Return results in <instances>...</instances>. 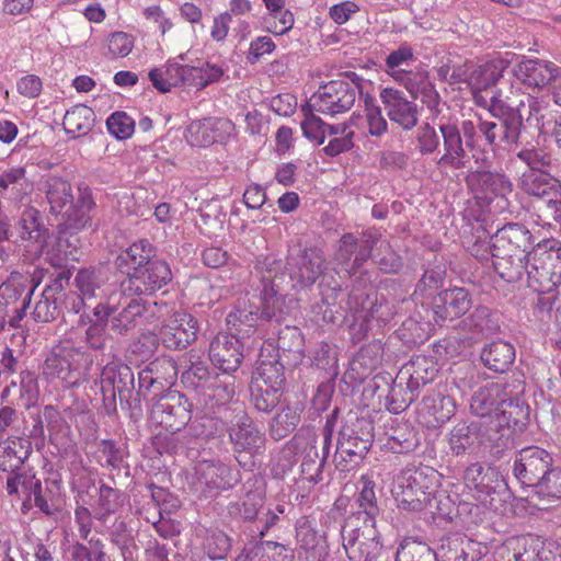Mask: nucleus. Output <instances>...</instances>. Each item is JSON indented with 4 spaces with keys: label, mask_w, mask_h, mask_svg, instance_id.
Here are the masks:
<instances>
[{
    "label": "nucleus",
    "mask_w": 561,
    "mask_h": 561,
    "mask_svg": "<svg viewBox=\"0 0 561 561\" xmlns=\"http://www.w3.org/2000/svg\"><path fill=\"white\" fill-rule=\"evenodd\" d=\"M324 259L312 249L290 254L283 264L272 255L256 259L252 272V287L262 293V314L280 324L285 319L282 301L290 290L299 291L312 286L322 274Z\"/></svg>",
    "instance_id": "f257e3e1"
},
{
    "label": "nucleus",
    "mask_w": 561,
    "mask_h": 561,
    "mask_svg": "<svg viewBox=\"0 0 561 561\" xmlns=\"http://www.w3.org/2000/svg\"><path fill=\"white\" fill-rule=\"evenodd\" d=\"M379 241L380 234L373 230L363 231L359 237L354 233H344L335 253L336 261L345 265H348L354 256L353 263L347 270L353 283L347 299V317L351 318L350 330L356 342L366 337L373 319L387 320L390 316L389 311L382 312L383 306L378 304L377 293L369 285L368 273L358 271L371 257L373 249Z\"/></svg>",
    "instance_id": "f03ea898"
},
{
    "label": "nucleus",
    "mask_w": 561,
    "mask_h": 561,
    "mask_svg": "<svg viewBox=\"0 0 561 561\" xmlns=\"http://www.w3.org/2000/svg\"><path fill=\"white\" fill-rule=\"evenodd\" d=\"M489 112L500 123L479 118L478 128L480 135L489 146L506 144L508 146H527L534 138L533 121L535 128L540 130L539 103L529 94L523 95L518 102L510 96L503 99L499 92L490 96Z\"/></svg>",
    "instance_id": "7ed1b4c3"
},
{
    "label": "nucleus",
    "mask_w": 561,
    "mask_h": 561,
    "mask_svg": "<svg viewBox=\"0 0 561 561\" xmlns=\"http://www.w3.org/2000/svg\"><path fill=\"white\" fill-rule=\"evenodd\" d=\"M41 191L49 206V214L60 217L58 229L80 231L90 224V213L96 204L88 185H79L75 196L68 180L51 175L43 182Z\"/></svg>",
    "instance_id": "20e7f679"
},
{
    "label": "nucleus",
    "mask_w": 561,
    "mask_h": 561,
    "mask_svg": "<svg viewBox=\"0 0 561 561\" xmlns=\"http://www.w3.org/2000/svg\"><path fill=\"white\" fill-rule=\"evenodd\" d=\"M440 473L430 466H409L402 471L400 491L396 492L399 507L421 512L431 505L440 486Z\"/></svg>",
    "instance_id": "39448f33"
},
{
    "label": "nucleus",
    "mask_w": 561,
    "mask_h": 561,
    "mask_svg": "<svg viewBox=\"0 0 561 561\" xmlns=\"http://www.w3.org/2000/svg\"><path fill=\"white\" fill-rule=\"evenodd\" d=\"M528 287L534 291H554L561 285V245L545 240L529 252Z\"/></svg>",
    "instance_id": "423d86ee"
},
{
    "label": "nucleus",
    "mask_w": 561,
    "mask_h": 561,
    "mask_svg": "<svg viewBox=\"0 0 561 561\" xmlns=\"http://www.w3.org/2000/svg\"><path fill=\"white\" fill-rule=\"evenodd\" d=\"M284 385V364L278 360H260L250 382L253 407L263 413L273 411L280 402Z\"/></svg>",
    "instance_id": "0eeeda50"
},
{
    "label": "nucleus",
    "mask_w": 561,
    "mask_h": 561,
    "mask_svg": "<svg viewBox=\"0 0 561 561\" xmlns=\"http://www.w3.org/2000/svg\"><path fill=\"white\" fill-rule=\"evenodd\" d=\"M373 431L370 421L356 419L340 432L335 454V467L340 471H348L365 458L373 445Z\"/></svg>",
    "instance_id": "6e6552de"
},
{
    "label": "nucleus",
    "mask_w": 561,
    "mask_h": 561,
    "mask_svg": "<svg viewBox=\"0 0 561 561\" xmlns=\"http://www.w3.org/2000/svg\"><path fill=\"white\" fill-rule=\"evenodd\" d=\"M118 285L117 274L102 266L81 268L75 276V286L83 297L99 299L98 305H116V310L124 298Z\"/></svg>",
    "instance_id": "1a4fd4ad"
},
{
    "label": "nucleus",
    "mask_w": 561,
    "mask_h": 561,
    "mask_svg": "<svg viewBox=\"0 0 561 561\" xmlns=\"http://www.w3.org/2000/svg\"><path fill=\"white\" fill-rule=\"evenodd\" d=\"M229 442L234 459L245 467L253 457L262 454L265 448V434L245 413L236 414L228 427Z\"/></svg>",
    "instance_id": "9d476101"
},
{
    "label": "nucleus",
    "mask_w": 561,
    "mask_h": 561,
    "mask_svg": "<svg viewBox=\"0 0 561 561\" xmlns=\"http://www.w3.org/2000/svg\"><path fill=\"white\" fill-rule=\"evenodd\" d=\"M150 421L165 431L176 433L184 428L192 419V403L185 394L168 391L153 397Z\"/></svg>",
    "instance_id": "9b49d317"
},
{
    "label": "nucleus",
    "mask_w": 561,
    "mask_h": 561,
    "mask_svg": "<svg viewBox=\"0 0 561 561\" xmlns=\"http://www.w3.org/2000/svg\"><path fill=\"white\" fill-rule=\"evenodd\" d=\"M100 388L103 407L108 415L116 413L118 394L121 404L128 403L135 389V375L131 368L123 363H107L100 375Z\"/></svg>",
    "instance_id": "f8f14e48"
},
{
    "label": "nucleus",
    "mask_w": 561,
    "mask_h": 561,
    "mask_svg": "<svg viewBox=\"0 0 561 561\" xmlns=\"http://www.w3.org/2000/svg\"><path fill=\"white\" fill-rule=\"evenodd\" d=\"M358 87L346 80H332L321 85L310 99V106L322 115L336 116L355 104Z\"/></svg>",
    "instance_id": "ddd939ff"
},
{
    "label": "nucleus",
    "mask_w": 561,
    "mask_h": 561,
    "mask_svg": "<svg viewBox=\"0 0 561 561\" xmlns=\"http://www.w3.org/2000/svg\"><path fill=\"white\" fill-rule=\"evenodd\" d=\"M300 459V472L305 480L318 483L322 480V468L330 451L321 448L320 436L310 427H302L291 439Z\"/></svg>",
    "instance_id": "4468645a"
},
{
    "label": "nucleus",
    "mask_w": 561,
    "mask_h": 561,
    "mask_svg": "<svg viewBox=\"0 0 561 561\" xmlns=\"http://www.w3.org/2000/svg\"><path fill=\"white\" fill-rule=\"evenodd\" d=\"M164 310L167 311V304L162 300L150 302L142 298L129 299L122 310L110 316V329L115 334L126 335L141 323L163 316Z\"/></svg>",
    "instance_id": "2eb2a0df"
},
{
    "label": "nucleus",
    "mask_w": 561,
    "mask_h": 561,
    "mask_svg": "<svg viewBox=\"0 0 561 561\" xmlns=\"http://www.w3.org/2000/svg\"><path fill=\"white\" fill-rule=\"evenodd\" d=\"M524 390V382L519 378L488 383L474 391L470 410L482 420L490 419L497 412L503 398L508 394H523Z\"/></svg>",
    "instance_id": "dca6fc26"
},
{
    "label": "nucleus",
    "mask_w": 561,
    "mask_h": 561,
    "mask_svg": "<svg viewBox=\"0 0 561 561\" xmlns=\"http://www.w3.org/2000/svg\"><path fill=\"white\" fill-rule=\"evenodd\" d=\"M552 463L553 458L549 451L533 445L515 453L512 471L523 486L535 488Z\"/></svg>",
    "instance_id": "f3484780"
},
{
    "label": "nucleus",
    "mask_w": 561,
    "mask_h": 561,
    "mask_svg": "<svg viewBox=\"0 0 561 561\" xmlns=\"http://www.w3.org/2000/svg\"><path fill=\"white\" fill-rule=\"evenodd\" d=\"M178 363L170 356H158L138 373V398L161 394L178 377Z\"/></svg>",
    "instance_id": "a211bd4d"
},
{
    "label": "nucleus",
    "mask_w": 561,
    "mask_h": 561,
    "mask_svg": "<svg viewBox=\"0 0 561 561\" xmlns=\"http://www.w3.org/2000/svg\"><path fill=\"white\" fill-rule=\"evenodd\" d=\"M199 331L198 322L191 313L175 311L163 320L159 329L162 345L170 351H182L193 344Z\"/></svg>",
    "instance_id": "6ab92c4d"
},
{
    "label": "nucleus",
    "mask_w": 561,
    "mask_h": 561,
    "mask_svg": "<svg viewBox=\"0 0 561 561\" xmlns=\"http://www.w3.org/2000/svg\"><path fill=\"white\" fill-rule=\"evenodd\" d=\"M343 547L350 561H377L382 552L379 531L375 524L352 529L346 534L341 530Z\"/></svg>",
    "instance_id": "aec40b11"
},
{
    "label": "nucleus",
    "mask_w": 561,
    "mask_h": 561,
    "mask_svg": "<svg viewBox=\"0 0 561 561\" xmlns=\"http://www.w3.org/2000/svg\"><path fill=\"white\" fill-rule=\"evenodd\" d=\"M476 158L474 163L477 169H468V174L465 178L468 188L472 192L481 193L485 196H501L512 193L513 185L507 176L499 172H491L488 170L491 162L488 157L482 156Z\"/></svg>",
    "instance_id": "412c9836"
},
{
    "label": "nucleus",
    "mask_w": 561,
    "mask_h": 561,
    "mask_svg": "<svg viewBox=\"0 0 561 561\" xmlns=\"http://www.w3.org/2000/svg\"><path fill=\"white\" fill-rule=\"evenodd\" d=\"M16 242L32 254H42L49 238V229L44 224L41 211L34 207L25 208L14 225Z\"/></svg>",
    "instance_id": "4be33fe9"
},
{
    "label": "nucleus",
    "mask_w": 561,
    "mask_h": 561,
    "mask_svg": "<svg viewBox=\"0 0 561 561\" xmlns=\"http://www.w3.org/2000/svg\"><path fill=\"white\" fill-rule=\"evenodd\" d=\"M438 129L443 139L444 153L438 159L437 164L453 170L472 169L459 126L449 119L444 121L442 118L438 123Z\"/></svg>",
    "instance_id": "5701e85b"
},
{
    "label": "nucleus",
    "mask_w": 561,
    "mask_h": 561,
    "mask_svg": "<svg viewBox=\"0 0 561 561\" xmlns=\"http://www.w3.org/2000/svg\"><path fill=\"white\" fill-rule=\"evenodd\" d=\"M129 289L137 295H151L172 280L169 264L162 260L147 261V264L127 271Z\"/></svg>",
    "instance_id": "b1692460"
},
{
    "label": "nucleus",
    "mask_w": 561,
    "mask_h": 561,
    "mask_svg": "<svg viewBox=\"0 0 561 561\" xmlns=\"http://www.w3.org/2000/svg\"><path fill=\"white\" fill-rule=\"evenodd\" d=\"M383 110L390 123L402 130L413 129L419 122V107L403 91L386 88L380 93Z\"/></svg>",
    "instance_id": "393cba45"
},
{
    "label": "nucleus",
    "mask_w": 561,
    "mask_h": 561,
    "mask_svg": "<svg viewBox=\"0 0 561 561\" xmlns=\"http://www.w3.org/2000/svg\"><path fill=\"white\" fill-rule=\"evenodd\" d=\"M209 359L224 373H234L243 360V344L236 334L219 333L209 344Z\"/></svg>",
    "instance_id": "a878e982"
},
{
    "label": "nucleus",
    "mask_w": 561,
    "mask_h": 561,
    "mask_svg": "<svg viewBox=\"0 0 561 561\" xmlns=\"http://www.w3.org/2000/svg\"><path fill=\"white\" fill-rule=\"evenodd\" d=\"M472 305L468 289L455 287L442 290L433 300L432 310L437 324L453 321L463 316Z\"/></svg>",
    "instance_id": "bb28decb"
},
{
    "label": "nucleus",
    "mask_w": 561,
    "mask_h": 561,
    "mask_svg": "<svg viewBox=\"0 0 561 561\" xmlns=\"http://www.w3.org/2000/svg\"><path fill=\"white\" fill-rule=\"evenodd\" d=\"M37 400V389L33 380L27 382L22 381L20 387V401L7 402L0 405V436L5 437L10 433L19 434L21 430V422L23 412L18 408L28 410Z\"/></svg>",
    "instance_id": "cd10ccee"
},
{
    "label": "nucleus",
    "mask_w": 561,
    "mask_h": 561,
    "mask_svg": "<svg viewBox=\"0 0 561 561\" xmlns=\"http://www.w3.org/2000/svg\"><path fill=\"white\" fill-rule=\"evenodd\" d=\"M257 291L260 293L259 304L245 299L238 300V304L227 314V325L230 330L234 331L232 334H236L239 339H244L253 334L260 319L267 322H276L275 320H268L263 317L262 293L261 290Z\"/></svg>",
    "instance_id": "c85d7f7f"
},
{
    "label": "nucleus",
    "mask_w": 561,
    "mask_h": 561,
    "mask_svg": "<svg viewBox=\"0 0 561 561\" xmlns=\"http://www.w3.org/2000/svg\"><path fill=\"white\" fill-rule=\"evenodd\" d=\"M456 402L446 391L437 389L425 396L419 409V416L427 427H439L456 412Z\"/></svg>",
    "instance_id": "c756f323"
},
{
    "label": "nucleus",
    "mask_w": 561,
    "mask_h": 561,
    "mask_svg": "<svg viewBox=\"0 0 561 561\" xmlns=\"http://www.w3.org/2000/svg\"><path fill=\"white\" fill-rule=\"evenodd\" d=\"M479 426V445L482 453H488L499 459L513 445V434L503 423L496 421L493 416L481 420Z\"/></svg>",
    "instance_id": "7c9ffc66"
},
{
    "label": "nucleus",
    "mask_w": 561,
    "mask_h": 561,
    "mask_svg": "<svg viewBox=\"0 0 561 561\" xmlns=\"http://www.w3.org/2000/svg\"><path fill=\"white\" fill-rule=\"evenodd\" d=\"M543 542L531 535L507 538L497 550L501 561H548L543 557Z\"/></svg>",
    "instance_id": "2f4dec72"
},
{
    "label": "nucleus",
    "mask_w": 561,
    "mask_h": 561,
    "mask_svg": "<svg viewBox=\"0 0 561 561\" xmlns=\"http://www.w3.org/2000/svg\"><path fill=\"white\" fill-rule=\"evenodd\" d=\"M491 240L500 247V254L528 256L534 248L533 234L525 226L517 222H510L497 229Z\"/></svg>",
    "instance_id": "473e14b6"
},
{
    "label": "nucleus",
    "mask_w": 561,
    "mask_h": 561,
    "mask_svg": "<svg viewBox=\"0 0 561 561\" xmlns=\"http://www.w3.org/2000/svg\"><path fill=\"white\" fill-rule=\"evenodd\" d=\"M524 84L542 88L561 76V68L542 59H523L512 70Z\"/></svg>",
    "instance_id": "72a5a7b5"
},
{
    "label": "nucleus",
    "mask_w": 561,
    "mask_h": 561,
    "mask_svg": "<svg viewBox=\"0 0 561 561\" xmlns=\"http://www.w3.org/2000/svg\"><path fill=\"white\" fill-rule=\"evenodd\" d=\"M201 483L210 490H229L240 481V472L219 460H202L196 466Z\"/></svg>",
    "instance_id": "f704fd0d"
},
{
    "label": "nucleus",
    "mask_w": 561,
    "mask_h": 561,
    "mask_svg": "<svg viewBox=\"0 0 561 561\" xmlns=\"http://www.w3.org/2000/svg\"><path fill=\"white\" fill-rule=\"evenodd\" d=\"M41 283V278L28 273L13 271L0 285V305L9 306L22 301L31 302V298Z\"/></svg>",
    "instance_id": "c9c22d12"
},
{
    "label": "nucleus",
    "mask_w": 561,
    "mask_h": 561,
    "mask_svg": "<svg viewBox=\"0 0 561 561\" xmlns=\"http://www.w3.org/2000/svg\"><path fill=\"white\" fill-rule=\"evenodd\" d=\"M59 417V412L53 405H45L43 411H32L28 416L23 415L21 430L15 435L25 438L32 447L34 445L41 448L45 442V423L49 426Z\"/></svg>",
    "instance_id": "e433bc0d"
},
{
    "label": "nucleus",
    "mask_w": 561,
    "mask_h": 561,
    "mask_svg": "<svg viewBox=\"0 0 561 561\" xmlns=\"http://www.w3.org/2000/svg\"><path fill=\"white\" fill-rule=\"evenodd\" d=\"M33 453V447L23 437L14 434L0 440V471L22 470Z\"/></svg>",
    "instance_id": "4c0bfd02"
},
{
    "label": "nucleus",
    "mask_w": 561,
    "mask_h": 561,
    "mask_svg": "<svg viewBox=\"0 0 561 561\" xmlns=\"http://www.w3.org/2000/svg\"><path fill=\"white\" fill-rule=\"evenodd\" d=\"M184 370L181 374V382L186 390L195 391L198 399L214 377L208 364L193 351L184 355Z\"/></svg>",
    "instance_id": "58836bf2"
},
{
    "label": "nucleus",
    "mask_w": 561,
    "mask_h": 561,
    "mask_svg": "<svg viewBox=\"0 0 561 561\" xmlns=\"http://www.w3.org/2000/svg\"><path fill=\"white\" fill-rule=\"evenodd\" d=\"M522 394H508L503 398L494 419L512 431V434L522 433L529 419V407L520 399Z\"/></svg>",
    "instance_id": "ea45409f"
},
{
    "label": "nucleus",
    "mask_w": 561,
    "mask_h": 561,
    "mask_svg": "<svg viewBox=\"0 0 561 561\" xmlns=\"http://www.w3.org/2000/svg\"><path fill=\"white\" fill-rule=\"evenodd\" d=\"M399 373L400 380H407L420 392L422 387L435 379L438 364L431 356L415 355L400 368Z\"/></svg>",
    "instance_id": "a19ab883"
},
{
    "label": "nucleus",
    "mask_w": 561,
    "mask_h": 561,
    "mask_svg": "<svg viewBox=\"0 0 561 561\" xmlns=\"http://www.w3.org/2000/svg\"><path fill=\"white\" fill-rule=\"evenodd\" d=\"M495 253H493V267L497 275L510 284L526 280L528 285L529 255L518 256V254H500V247L493 243Z\"/></svg>",
    "instance_id": "79ce46f5"
},
{
    "label": "nucleus",
    "mask_w": 561,
    "mask_h": 561,
    "mask_svg": "<svg viewBox=\"0 0 561 561\" xmlns=\"http://www.w3.org/2000/svg\"><path fill=\"white\" fill-rule=\"evenodd\" d=\"M305 340L299 328L286 324L278 331V362L282 359L289 366H296L304 358Z\"/></svg>",
    "instance_id": "37998d69"
},
{
    "label": "nucleus",
    "mask_w": 561,
    "mask_h": 561,
    "mask_svg": "<svg viewBox=\"0 0 561 561\" xmlns=\"http://www.w3.org/2000/svg\"><path fill=\"white\" fill-rule=\"evenodd\" d=\"M234 382L236 377L231 374L214 373V377L198 399L199 402L209 405L210 409L229 403L234 397Z\"/></svg>",
    "instance_id": "c03bdc74"
},
{
    "label": "nucleus",
    "mask_w": 561,
    "mask_h": 561,
    "mask_svg": "<svg viewBox=\"0 0 561 561\" xmlns=\"http://www.w3.org/2000/svg\"><path fill=\"white\" fill-rule=\"evenodd\" d=\"M32 191L24 167H12L0 172V196L13 202H22Z\"/></svg>",
    "instance_id": "a18cd8bd"
},
{
    "label": "nucleus",
    "mask_w": 561,
    "mask_h": 561,
    "mask_svg": "<svg viewBox=\"0 0 561 561\" xmlns=\"http://www.w3.org/2000/svg\"><path fill=\"white\" fill-rule=\"evenodd\" d=\"M515 347L513 344L499 340L486 344L481 353L480 358L483 365L495 373L507 371L515 362Z\"/></svg>",
    "instance_id": "49530a36"
},
{
    "label": "nucleus",
    "mask_w": 561,
    "mask_h": 561,
    "mask_svg": "<svg viewBox=\"0 0 561 561\" xmlns=\"http://www.w3.org/2000/svg\"><path fill=\"white\" fill-rule=\"evenodd\" d=\"M449 449L453 455L479 453V426L477 422L456 424L449 432Z\"/></svg>",
    "instance_id": "de8ad7c7"
},
{
    "label": "nucleus",
    "mask_w": 561,
    "mask_h": 561,
    "mask_svg": "<svg viewBox=\"0 0 561 561\" xmlns=\"http://www.w3.org/2000/svg\"><path fill=\"white\" fill-rule=\"evenodd\" d=\"M43 374L48 379H59L67 387H75L79 381V371L73 368L69 354L65 351L51 352L43 365Z\"/></svg>",
    "instance_id": "09e8293b"
},
{
    "label": "nucleus",
    "mask_w": 561,
    "mask_h": 561,
    "mask_svg": "<svg viewBox=\"0 0 561 561\" xmlns=\"http://www.w3.org/2000/svg\"><path fill=\"white\" fill-rule=\"evenodd\" d=\"M463 479L471 484L478 492L490 495L504 484L500 473L493 468H484L480 462L468 466L463 473Z\"/></svg>",
    "instance_id": "8fccbe9b"
},
{
    "label": "nucleus",
    "mask_w": 561,
    "mask_h": 561,
    "mask_svg": "<svg viewBox=\"0 0 561 561\" xmlns=\"http://www.w3.org/2000/svg\"><path fill=\"white\" fill-rule=\"evenodd\" d=\"M461 324L476 337H488L500 331L496 312L485 306L477 307L469 317L461 321Z\"/></svg>",
    "instance_id": "3c124183"
},
{
    "label": "nucleus",
    "mask_w": 561,
    "mask_h": 561,
    "mask_svg": "<svg viewBox=\"0 0 561 561\" xmlns=\"http://www.w3.org/2000/svg\"><path fill=\"white\" fill-rule=\"evenodd\" d=\"M510 67V61L503 58L492 59L470 73L468 83L472 90L488 91L502 78L503 72Z\"/></svg>",
    "instance_id": "603ef678"
},
{
    "label": "nucleus",
    "mask_w": 561,
    "mask_h": 561,
    "mask_svg": "<svg viewBox=\"0 0 561 561\" xmlns=\"http://www.w3.org/2000/svg\"><path fill=\"white\" fill-rule=\"evenodd\" d=\"M94 122V111L84 104H77L66 112L62 126L68 135L78 138L85 136L93 128Z\"/></svg>",
    "instance_id": "864d4df0"
},
{
    "label": "nucleus",
    "mask_w": 561,
    "mask_h": 561,
    "mask_svg": "<svg viewBox=\"0 0 561 561\" xmlns=\"http://www.w3.org/2000/svg\"><path fill=\"white\" fill-rule=\"evenodd\" d=\"M116 311V305H96L93 309V314L96 318L95 321L91 322L85 330V342L87 344L95 350L102 351L105 347L106 342V325L108 318Z\"/></svg>",
    "instance_id": "5fc2aeb1"
},
{
    "label": "nucleus",
    "mask_w": 561,
    "mask_h": 561,
    "mask_svg": "<svg viewBox=\"0 0 561 561\" xmlns=\"http://www.w3.org/2000/svg\"><path fill=\"white\" fill-rule=\"evenodd\" d=\"M35 506L45 515L53 516L60 511V486L56 481H36L33 485Z\"/></svg>",
    "instance_id": "6e6d98bb"
},
{
    "label": "nucleus",
    "mask_w": 561,
    "mask_h": 561,
    "mask_svg": "<svg viewBox=\"0 0 561 561\" xmlns=\"http://www.w3.org/2000/svg\"><path fill=\"white\" fill-rule=\"evenodd\" d=\"M417 397L419 391L407 380H400V373H398L386 397V407L391 413L399 414L407 410Z\"/></svg>",
    "instance_id": "4d7b16f0"
},
{
    "label": "nucleus",
    "mask_w": 561,
    "mask_h": 561,
    "mask_svg": "<svg viewBox=\"0 0 561 561\" xmlns=\"http://www.w3.org/2000/svg\"><path fill=\"white\" fill-rule=\"evenodd\" d=\"M294 550L274 541L256 543L247 554L248 561H294Z\"/></svg>",
    "instance_id": "13d9d810"
},
{
    "label": "nucleus",
    "mask_w": 561,
    "mask_h": 561,
    "mask_svg": "<svg viewBox=\"0 0 561 561\" xmlns=\"http://www.w3.org/2000/svg\"><path fill=\"white\" fill-rule=\"evenodd\" d=\"M153 255L154 249L152 244L147 240H139L124 251L117 257L116 263L119 268L127 265L128 271H135V267L147 264V261H153Z\"/></svg>",
    "instance_id": "bf43d9fd"
},
{
    "label": "nucleus",
    "mask_w": 561,
    "mask_h": 561,
    "mask_svg": "<svg viewBox=\"0 0 561 561\" xmlns=\"http://www.w3.org/2000/svg\"><path fill=\"white\" fill-rule=\"evenodd\" d=\"M202 549L213 561L225 560L231 550V539L220 529H207L203 539Z\"/></svg>",
    "instance_id": "052dcab7"
},
{
    "label": "nucleus",
    "mask_w": 561,
    "mask_h": 561,
    "mask_svg": "<svg viewBox=\"0 0 561 561\" xmlns=\"http://www.w3.org/2000/svg\"><path fill=\"white\" fill-rule=\"evenodd\" d=\"M302 409L297 404L295 407L287 405L278 412L271 424V435L275 439L286 437L291 433L300 422Z\"/></svg>",
    "instance_id": "680f3d73"
},
{
    "label": "nucleus",
    "mask_w": 561,
    "mask_h": 561,
    "mask_svg": "<svg viewBox=\"0 0 561 561\" xmlns=\"http://www.w3.org/2000/svg\"><path fill=\"white\" fill-rule=\"evenodd\" d=\"M59 236L53 247V252L57 256L56 264L62 262H78L80 260L81 251L79 249V231H61L58 229Z\"/></svg>",
    "instance_id": "e2e57ef3"
},
{
    "label": "nucleus",
    "mask_w": 561,
    "mask_h": 561,
    "mask_svg": "<svg viewBox=\"0 0 561 561\" xmlns=\"http://www.w3.org/2000/svg\"><path fill=\"white\" fill-rule=\"evenodd\" d=\"M396 561H437V557L425 542L404 539L397 549Z\"/></svg>",
    "instance_id": "0e129e2a"
},
{
    "label": "nucleus",
    "mask_w": 561,
    "mask_h": 561,
    "mask_svg": "<svg viewBox=\"0 0 561 561\" xmlns=\"http://www.w3.org/2000/svg\"><path fill=\"white\" fill-rule=\"evenodd\" d=\"M121 492L106 483H101L98 492V500L94 506V517L99 520L115 513L119 506Z\"/></svg>",
    "instance_id": "69168bd1"
},
{
    "label": "nucleus",
    "mask_w": 561,
    "mask_h": 561,
    "mask_svg": "<svg viewBox=\"0 0 561 561\" xmlns=\"http://www.w3.org/2000/svg\"><path fill=\"white\" fill-rule=\"evenodd\" d=\"M554 180L556 178L542 169L538 171H525L519 179L518 186L527 195L538 198Z\"/></svg>",
    "instance_id": "338daca9"
},
{
    "label": "nucleus",
    "mask_w": 561,
    "mask_h": 561,
    "mask_svg": "<svg viewBox=\"0 0 561 561\" xmlns=\"http://www.w3.org/2000/svg\"><path fill=\"white\" fill-rule=\"evenodd\" d=\"M419 445L414 431L408 426H399L387 438L385 447L394 454H407L413 451Z\"/></svg>",
    "instance_id": "774afa93"
}]
</instances>
